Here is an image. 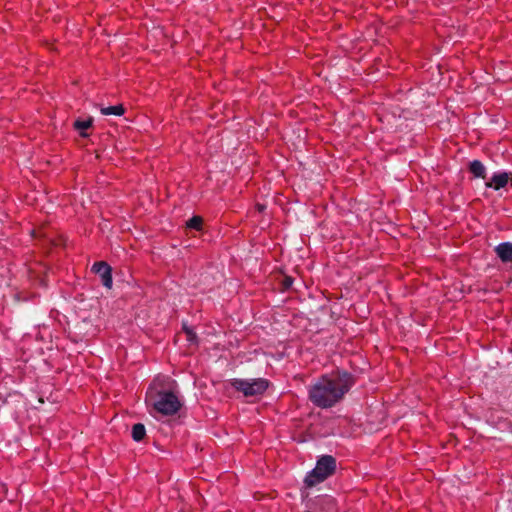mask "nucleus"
<instances>
[{
    "label": "nucleus",
    "instance_id": "obj_1",
    "mask_svg": "<svg viewBox=\"0 0 512 512\" xmlns=\"http://www.w3.org/2000/svg\"><path fill=\"white\" fill-rule=\"evenodd\" d=\"M354 383L353 375L345 371L326 374L309 386L308 398L318 408H332L343 400Z\"/></svg>",
    "mask_w": 512,
    "mask_h": 512
},
{
    "label": "nucleus",
    "instance_id": "obj_2",
    "mask_svg": "<svg viewBox=\"0 0 512 512\" xmlns=\"http://www.w3.org/2000/svg\"><path fill=\"white\" fill-rule=\"evenodd\" d=\"M335 469V458L331 455H323L317 460L315 468L305 477V484L309 487L315 486L331 476Z\"/></svg>",
    "mask_w": 512,
    "mask_h": 512
},
{
    "label": "nucleus",
    "instance_id": "obj_3",
    "mask_svg": "<svg viewBox=\"0 0 512 512\" xmlns=\"http://www.w3.org/2000/svg\"><path fill=\"white\" fill-rule=\"evenodd\" d=\"M154 409L164 415L172 416L178 413L182 403L178 396L171 391H160L157 393V399L153 403Z\"/></svg>",
    "mask_w": 512,
    "mask_h": 512
},
{
    "label": "nucleus",
    "instance_id": "obj_4",
    "mask_svg": "<svg viewBox=\"0 0 512 512\" xmlns=\"http://www.w3.org/2000/svg\"><path fill=\"white\" fill-rule=\"evenodd\" d=\"M231 386L246 397L262 395L268 388L269 382L264 378L232 379Z\"/></svg>",
    "mask_w": 512,
    "mask_h": 512
},
{
    "label": "nucleus",
    "instance_id": "obj_5",
    "mask_svg": "<svg viewBox=\"0 0 512 512\" xmlns=\"http://www.w3.org/2000/svg\"><path fill=\"white\" fill-rule=\"evenodd\" d=\"M92 271L100 276L103 286L109 289L112 287L113 279L110 265L104 261L95 262L92 266Z\"/></svg>",
    "mask_w": 512,
    "mask_h": 512
},
{
    "label": "nucleus",
    "instance_id": "obj_6",
    "mask_svg": "<svg viewBox=\"0 0 512 512\" xmlns=\"http://www.w3.org/2000/svg\"><path fill=\"white\" fill-rule=\"evenodd\" d=\"M509 181V173L507 172H497L494 173L489 182H486L487 188H493L494 190H499L504 188Z\"/></svg>",
    "mask_w": 512,
    "mask_h": 512
},
{
    "label": "nucleus",
    "instance_id": "obj_7",
    "mask_svg": "<svg viewBox=\"0 0 512 512\" xmlns=\"http://www.w3.org/2000/svg\"><path fill=\"white\" fill-rule=\"evenodd\" d=\"M495 253L503 263L512 262V242H503L495 247Z\"/></svg>",
    "mask_w": 512,
    "mask_h": 512
},
{
    "label": "nucleus",
    "instance_id": "obj_8",
    "mask_svg": "<svg viewBox=\"0 0 512 512\" xmlns=\"http://www.w3.org/2000/svg\"><path fill=\"white\" fill-rule=\"evenodd\" d=\"M469 171L476 178H485L486 168L479 160H473L469 165Z\"/></svg>",
    "mask_w": 512,
    "mask_h": 512
},
{
    "label": "nucleus",
    "instance_id": "obj_9",
    "mask_svg": "<svg viewBox=\"0 0 512 512\" xmlns=\"http://www.w3.org/2000/svg\"><path fill=\"white\" fill-rule=\"evenodd\" d=\"M317 503L325 510V512L336 511V502L335 499L331 496H322L318 499Z\"/></svg>",
    "mask_w": 512,
    "mask_h": 512
},
{
    "label": "nucleus",
    "instance_id": "obj_10",
    "mask_svg": "<svg viewBox=\"0 0 512 512\" xmlns=\"http://www.w3.org/2000/svg\"><path fill=\"white\" fill-rule=\"evenodd\" d=\"M131 435L134 441H141L146 435L145 426L142 423L134 424L132 427Z\"/></svg>",
    "mask_w": 512,
    "mask_h": 512
},
{
    "label": "nucleus",
    "instance_id": "obj_11",
    "mask_svg": "<svg viewBox=\"0 0 512 512\" xmlns=\"http://www.w3.org/2000/svg\"><path fill=\"white\" fill-rule=\"evenodd\" d=\"M102 115H116L121 116L124 114L125 109L123 105H115V106H109V107H102L100 109Z\"/></svg>",
    "mask_w": 512,
    "mask_h": 512
},
{
    "label": "nucleus",
    "instance_id": "obj_12",
    "mask_svg": "<svg viewBox=\"0 0 512 512\" xmlns=\"http://www.w3.org/2000/svg\"><path fill=\"white\" fill-rule=\"evenodd\" d=\"M92 126V120L91 119H87V120H76L74 122V128L78 131H80V134L81 136L83 137H86L87 134L84 133L83 131L90 128Z\"/></svg>",
    "mask_w": 512,
    "mask_h": 512
},
{
    "label": "nucleus",
    "instance_id": "obj_13",
    "mask_svg": "<svg viewBox=\"0 0 512 512\" xmlns=\"http://www.w3.org/2000/svg\"><path fill=\"white\" fill-rule=\"evenodd\" d=\"M202 223H203V220L200 216H193L192 218H190L187 221L186 226H187V228H190V229L200 230L202 227Z\"/></svg>",
    "mask_w": 512,
    "mask_h": 512
},
{
    "label": "nucleus",
    "instance_id": "obj_14",
    "mask_svg": "<svg viewBox=\"0 0 512 512\" xmlns=\"http://www.w3.org/2000/svg\"><path fill=\"white\" fill-rule=\"evenodd\" d=\"M185 332L187 334V339L189 341H194L196 339V334L192 331V329L185 328Z\"/></svg>",
    "mask_w": 512,
    "mask_h": 512
},
{
    "label": "nucleus",
    "instance_id": "obj_15",
    "mask_svg": "<svg viewBox=\"0 0 512 512\" xmlns=\"http://www.w3.org/2000/svg\"><path fill=\"white\" fill-rule=\"evenodd\" d=\"M283 283L285 288H290L292 286L293 280L290 277H286Z\"/></svg>",
    "mask_w": 512,
    "mask_h": 512
},
{
    "label": "nucleus",
    "instance_id": "obj_16",
    "mask_svg": "<svg viewBox=\"0 0 512 512\" xmlns=\"http://www.w3.org/2000/svg\"><path fill=\"white\" fill-rule=\"evenodd\" d=\"M256 208H257V210H258L259 212H262V211H264V209H265V205H263V204H259V203H258V204L256 205Z\"/></svg>",
    "mask_w": 512,
    "mask_h": 512
},
{
    "label": "nucleus",
    "instance_id": "obj_17",
    "mask_svg": "<svg viewBox=\"0 0 512 512\" xmlns=\"http://www.w3.org/2000/svg\"><path fill=\"white\" fill-rule=\"evenodd\" d=\"M305 512H310V511H305Z\"/></svg>",
    "mask_w": 512,
    "mask_h": 512
}]
</instances>
